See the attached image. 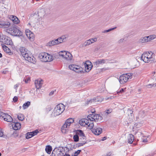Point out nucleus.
Masks as SVG:
<instances>
[{
  "label": "nucleus",
  "instance_id": "nucleus-1",
  "mask_svg": "<svg viewBox=\"0 0 156 156\" xmlns=\"http://www.w3.org/2000/svg\"><path fill=\"white\" fill-rule=\"evenodd\" d=\"M19 50L26 60L33 63L36 62L35 58L28 49H19Z\"/></svg>",
  "mask_w": 156,
  "mask_h": 156
},
{
  "label": "nucleus",
  "instance_id": "nucleus-2",
  "mask_svg": "<svg viewBox=\"0 0 156 156\" xmlns=\"http://www.w3.org/2000/svg\"><path fill=\"white\" fill-rule=\"evenodd\" d=\"M74 119L70 118L67 119L61 128V131L62 133L65 134L69 131L71 124L74 122Z\"/></svg>",
  "mask_w": 156,
  "mask_h": 156
},
{
  "label": "nucleus",
  "instance_id": "nucleus-3",
  "mask_svg": "<svg viewBox=\"0 0 156 156\" xmlns=\"http://www.w3.org/2000/svg\"><path fill=\"white\" fill-rule=\"evenodd\" d=\"M38 57L41 61L44 62H50L53 59V57L51 55L45 52L40 53Z\"/></svg>",
  "mask_w": 156,
  "mask_h": 156
},
{
  "label": "nucleus",
  "instance_id": "nucleus-4",
  "mask_svg": "<svg viewBox=\"0 0 156 156\" xmlns=\"http://www.w3.org/2000/svg\"><path fill=\"white\" fill-rule=\"evenodd\" d=\"M80 124L82 126H87L90 129H92L94 126V123L91 120L88 119H82L80 120L79 121Z\"/></svg>",
  "mask_w": 156,
  "mask_h": 156
},
{
  "label": "nucleus",
  "instance_id": "nucleus-5",
  "mask_svg": "<svg viewBox=\"0 0 156 156\" xmlns=\"http://www.w3.org/2000/svg\"><path fill=\"white\" fill-rule=\"evenodd\" d=\"M16 26L13 24L10 28L11 34L15 36H21L23 35L22 31L18 29L16 27Z\"/></svg>",
  "mask_w": 156,
  "mask_h": 156
},
{
  "label": "nucleus",
  "instance_id": "nucleus-6",
  "mask_svg": "<svg viewBox=\"0 0 156 156\" xmlns=\"http://www.w3.org/2000/svg\"><path fill=\"white\" fill-rule=\"evenodd\" d=\"M92 114L88 115L87 118L93 121H94L95 122H100L102 119V117L99 115L95 114L94 112H92Z\"/></svg>",
  "mask_w": 156,
  "mask_h": 156
},
{
  "label": "nucleus",
  "instance_id": "nucleus-7",
  "mask_svg": "<svg viewBox=\"0 0 156 156\" xmlns=\"http://www.w3.org/2000/svg\"><path fill=\"white\" fill-rule=\"evenodd\" d=\"M132 74L130 73H127L121 75L119 77V82L121 84L126 83L129 79H131Z\"/></svg>",
  "mask_w": 156,
  "mask_h": 156
},
{
  "label": "nucleus",
  "instance_id": "nucleus-8",
  "mask_svg": "<svg viewBox=\"0 0 156 156\" xmlns=\"http://www.w3.org/2000/svg\"><path fill=\"white\" fill-rule=\"evenodd\" d=\"M69 68L70 70L78 73H81L83 71V69L80 66L75 64L70 65Z\"/></svg>",
  "mask_w": 156,
  "mask_h": 156
},
{
  "label": "nucleus",
  "instance_id": "nucleus-9",
  "mask_svg": "<svg viewBox=\"0 0 156 156\" xmlns=\"http://www.w3.org/2000/svg\"><path fill=\"white\" fill-rule=\"evenodd\" d=\"M0 116L3 118L5 121L9 122H11L12 121V117L8 114H5L3 112H1Z\"/></svg>",
  "mask_w": 156,
  "mask_h": 156
},
{
  "label": "nucleus",
  "instance_id": "nucleus-10",
  "mask_svg": "<svg viewBox=\"0 0 156 156\" xmlns=\"http://www.w3.org/2000/svg\"><path fill=\"white\" fill-rule=\"evenodd\" d=\"M3 38V41L2 42L4 43L5 44L12 45V43L11 38L7 36L4 35Z\"/></svg>",
  "mask_w": 156,
  "mask_h": 156
},
{
  "label": "nucleus",
  "instance_id": "nucleus-11",
  "mask_svg": "<svg viewBox=\"0 0 156 156\" xmlns=\"http://www.w3.org/2000/svg\"><path fill=\"white\" fill-rule=\"evenodd\" d=\"M107 60L104 59H99L96 60L93 63L94 66L96 67H98L100 65H102L105 63L107 61Z\"/></svg>",
  "mask_w": 156,
  "mask_h": 156
},
{
  "label": "nucleus",
  "instance_id": "nucleus-12",
  "mask_svg": "<svg viewBox=\"0 0 156 156\" xmlns=\"http://www.w3.org/2000/svg\"><path fill=\"white\" fill-rule=\"evenodd\" d=\"M84 66L86 72H89L92 67L93 65L91 62L88 61L86 62Z\"/></svg>",
  "mask_w": 156,
  "mask_h": 156
},
{
  "label": "nucleus",
  "instance_id": "nucleus-13",
  "mask_svg": "<svg viewBox=\"0 0 156 156\" xmlns=\"http://www.w3.org/2000/svg\"><path fill=\"white\" fill-rule=\"evenodd\" d=\"M148 54H147L146 52L144 53L141 56V59L145 63H149L151 62L149 59L148 57Z\"/></svg>",
  "mask_w": 156,
  "mask_h": 156
},
{
  "label": "nucleus",
  "instance_id": "nucleus-14",
  "mask_svg": "<svg viewBox=\"0 0 156 156\" xmlns=\"http://www.w3.org/2000/svg\"><path fill=\"white\" fill-rule=\"evenodd\" d=\"M35 85L37 89H40L43 84V80H36L35 81Z\"/></svg>",
  "mask_w": 156,
  "mask_h": 156
},
{
  "label": "nucleus",
  "instance_id": "nucleus-15",
  "mask_svg": "<svg viewBox=\"0 0 156 156\" xmlns=\"http://www.w3.org/2000/svg\"><path fill=\"white\" fill-rule=\"evenodd\" d=\"M58 44V38L57 39L52 40L48 43H47L46 46H47L50 47Z\"/></svg>",
  "mask_w": 156,
  "mask_h": 156
},
{
  "label": "nucleus",
  "instance_id": "nucleus-16",
  "mask_svg": "<svg viewBox=\"0 0 156 156\" xmlns=\"http://www.w3.org/2000/svg\"><path fill=\"white\" fill-rule=\"evenodd\" d=\"M92 131L95 135H98L102 132V130L101 128L95 127L93 129Z\"/></svg>",
  "mask_w": 156,
  "mask_h": 156
},
{
  "label": "nucleus",
  "instance_id": "nucleus-17",
  "mask_svg": "<svg viewBox=\"0 0 156 156\" xmlns=\"http://www.w3.org/2000/svg\"><path fill=\"white\" fill-rule=\"evenodd\" d=\"M148 54V57L151 61V62H154V54L151 51L146 52Z\"/></svg>",
  "mask_w": 156,
  "mask_h": 156
},
{
  "label": "nucleus",
  "instance_id": "nucleus-18",
  "mask_svg": "<svg viewBox=\"0 0 156 156\" xmlns=\"http://www.w3.org/2000/svg\"><path fill=\"white\" fill-rule=\"evenodd\" d=\"M10 25V23L9 22H0V27L2 28H8Z\"/></svg>",
  "mask_w": 156,
  "mask_h": 156
},
{
  "label": "nucleus",
  "instance_id": "nucleus-19",
  "mask_svg": "<svg viewBox=\"0 0 156 156\" xmlns=\"http://www.w3.org/2000/svg\"><path fill=\"white\" fill-rule=\"evenodd\" d=\"M10 18L14 23L18 24L20 22L18 18L15 16H12Z\"/></svg>",
  "mask_w": 156,
  "mask_h": 156
},
{
  "label": "nucleus",
  "instance_id": "nucleus-20",
  "mask_svg": "<svg viewBox=\"0 0 156 156\" xmlns=\"http://www.w3.org/2000/svg\"><path fill=\"white\" fill-rule=\"evenodd\" d=\"M21 124L19 122H14L12 125V126L13 129L15 130H17L21 127Z\"/></svg>",
  "mask_w": 156,
  "mask_h": 156
},
{
  "label": "nucleus",
  "instance_id": "nucleus-21",
  "mask_svg": "<svg viewBox=\"0 0 156 156\" xmlns=\"http://www.w3.org/2000/svg\"><path fill=\"white\" fill-rule=\"evenodd\" d=\"M127 138L128 143L130 144H132L134 140V136L133 135L131 134H129L128 135Z\"/></svg>",
  "mask_w": 156,
  "mask_h": 156
},
{
  "label": "nucleus",
  "instance_id": "nucleus-22",
  "mask_svg": "<svg viewBox=\"0 0 156 156\" xmlns=\"http://www.w3.org/2000/svg\"><path fill=\"white\" fill-rule=\"evenodd\" d=\"M27 37L29 39L32 38L33 37V34L31 33V32L29 30H27L25 31Z\"/></svg>",
  "mask_w": 156,
  "mask_h": 156
},
{
  "label": "nucleus",
  "instance_id": "nucleus-23",
  "mask_svg": "<svg viewBox=\"0 0 156 156\" xmlns=\"http://www.w3.org/2000/svg\"><path fill=\"white\" fill-rule=\"evenodd\" d=\"M65 56L64 58L67 60H71L72 58V55L69 52H67V53L66 55H64Z\"/></svg>",
  "mask_w": 156,
  "mask_h": 156
},
{
  "label": "nucleus",
  "instance_id": "nucleus-24",
  "mask_svg": "<svg viewBox=\"0 0 156 156\" xmlns=\"http://www.w3.org/2000/svg\"><path fill=\"white\" fill-rule=\"evenodd\" d=\"M58 105H57L53 112L52 113V115L53 116H56L58 115Z\"/></svg>",
  "mask_w": 156,
  "mask_h": 156
},
{
  "label": "nucleus",
  "instance_id": "nucleus-25",
  "mask_svg": "<svg viewBox=\"0 0 156 156\" xmlns=\"http://www.w3.org/2000/svg\"><path fill=\"white\" fill-rule=\"evenodd\" d=\"M65 106L62 103H59V111L61 112L60 114L62 113L65 110Z\"/></svg>",
  "mask_w": 156,
  "mask_h": 156
},
{
  "label": "nucleus",
  "instance_id": "nucleus-26",
  "mask_svg": "<svg viewBox=\"0 0 156 156\" xmlns=\"http://www.w3.org/2000/svg\"><path fill=\"white\" fill-rule=\"evenodd\" d=\"M46 152L48 154H50L51 153V151H52V147L50 145H48L46 146L45 149Z\"/></svg>",
  "mask_w": 156,
  "mask_h": 156
},
{
  "label": "nucleus",
  "instance_id": "nucleus-27",
  "mask_svg": "<svg viewBox=\"0 0 156 156\" xmlns=\"http://www.w3.org/2000/svg\"><path fill=\"white\" fill-rule=\"evenodd\" d=\"M76 134L78 135L79 136H83L85 137V135L83 133V131L81 130H77L76 133Z\"/></svg>",
  "mask_w": 156,
  "mask_h": 156
},
{
  "label": "nucleus",
  "instance_id": "nucleus-28",
  "mask_svg": "<svg viewBox=\"0 0 156 156\" xmlns=\"http://www.w3.org/2000/svg\"><path fill=\"white\" fill-rule=\"evenodd\" d=\"M18 119L20 121H23L24 119V116L23 114L21 113H19L17 115Z\"/></svg>",
  "mask_w": 156,
  "mask_h": 156
},
{
  "label": "nucleus",
  "instance_id": "nucleus-29",
  "mask_svg": "<svg viewBox=\"0 0 156 156\" xmlns=\"http://www.w3.org/2000/svg\"><path fill=\"white\" fill-rule=\"evenodd\" d=\"M147 42L153 40L155 38V36L154 35H151L148 37H146Z\"/></svg>",
  "mask_w": 156,
  "mask_h": 156
},
{
  "label": "nucleus",
  "instance_id": "nucleus-30",
  "mask_svg": "<svg viewBox=\"0 0 156 156\" xmlns=\"http://www.w3.org/2000/svg\"><path fill=\"white\" fill-rule=\"evenodd\" d=\"M30 103L29 101H27L26 103H25L23 104V109H25L27 108L30 105Z\"/></svg>",
  "mask_w": 156,
  "mask_h": 156
},
{
  "label": "nucleus",
  "instance_id": "nucleus-31",
  "mask_svg": "<svg viewBox=\"0 0 156 156\" xmlns=\"http://www.w3.org/2000/svg\"><path fill=\"white\" fill-rule=\"evenodd\" d=\"M33 136L32 134V132L27 133L26 134V138L27 139H28L32 137Z\"/></svg>",
  "mask_w": 156,
  "mask_h": 156
},
{
  "label": "nucleus",
  "instance_id": "nucleus-32",
  "mask_svg": "<svg viewBox=\"0 0 156 156\" xmlns=\"http://www.w3.org/2000/svg\"><path fill=\"white\" fill-rule=\"evenodd\" d=\"M68 52V51H60L59 52V55L61 56L63 58H64L65 56L64 55H66Z\"/></svg>",
  "mask_w": 156,
  "mask_h": 156
},
{
  "label": "nucleus",
  "instance_id": "nucleus-33",
  "mask_svg": "<svg viewBox=\"0 0 156 156\" xmlns=\"http://www.w3.org/2000/svg\"><path fill=\"white\" fill-rule=\"evenodd\" d=\"M4 51L9 55H11L13 54V52L11 49H3Z\"/></svg>",
  "mask_w": 156,
  "mask_h": 156
},
{
  "label": "nucleus",
  "instance_id": "nucleus-34",
  "mask_svg": "<svg viewBox=\"0 0 156 156\" xmlns=\"http://www.w3.org/2000/svg\"><path fill=\"white\" fill-rule=\"evenodd\" d=\"M2 48V49H9L5 45L2 43V42H1L0 43V48Z\"/></svg>",
  "mask_w": 156,
  "mask_h": 156
},
{
  "label": "nucleus",
  "instance_id": "nucleus-35",
  "mask_svg": "<svg viewBox=\"0 0 156 156\" xmlns=\"http://www.w3.org/2000/svg\"><path fill=\"white\" fill-rule=\"evenodd\" d=\"M66 37L65 36H62L59 38V43L65 41L64 40L66 39Z\"/></svg>",
  "mask_w": 156,
  "mask_h": 156
},
{
  "label": "nucleus",
  "instance_id": "nucleus-36",
  "mask_svg": "<svg viewBox=\"0 0 156 156\" xmlns=\"http://www.w3.org/2000/svg\"><path fill=\"white\" fill-rule=\"evenodd\" d=\"M73 139L75 142H77L79 140V137L76 134L73 136Z\"/></svg>",
  "mask_w": 156,
  "mask_h": 156
},
{
  "label": "nucleus",
  "instance_id": "nucleus-37",
  "mask_svg": "<svg viewBox=\"0 0 156 156\" xmlns=\"http://www.w3.org/2000/svg\"><path fill=\"white\" fill-rule=\"evenodd\" d=\"M62 150L64 152L65 154L67 153L69 151V149L67 147H63L62 148Z\"/></svg>",
  "mask_w": 156,
  "mask_h": 156
},
{
  "label": "nucleus",
  "instance_id": "nucleus-38",
  "mask_svg": "<svg viewBox=\"0 0 156 156\" xmlns=\"http://www.w3.org/2000/svg\"><path fill=\"white\" fill-rule=\"evenodd\" d=\"M147 39L146 37H143L140 39V42L141 43H143L147 42Z\"/></svg>",
  "mask_w": 156,
  "mask_h": 156
},
{
  "label": "nucleus",
  "instance_id": "nucleus-39",
  "mask_svg": "<svg viewBox=\"0 0 156 156\" xmlns=\"http://www.w3.org/2000/svg\"><path fill=\"white\" fill-rule=\"evenodd\" d=\"M87 143V142L85 141H83L82 142L79 143L77 145L78 147H80L83 146V145Z\"/></svg>",
  "mask_w": 156,
  "mask_h": 156
},
{
  "label": "nucleus",
  "instance_id": "nucleus-40",
  "mask_svg": "<svg viewBox=\"0 0 156 156\" xmlns=\"http://www.w3.org/2000/svg\"><path fill=\"white\" fill-rule=\"evenodd\" d=\"M112 111V109H107L105 111V113L107 114H108L111 113Z\"/></svg>",
  "mask_w": 156,
  "mask_h": 156
},
{
  "label": "nucleus",
  "instance_id": "nucleus-41",
  "mask_svg": "<svg viewBox=\"0 0 156 156\" xmlns=\"http://www.w3.org/2000/svg\"><path fill=\"white\" fill-rule=\"evenodd\" d=\"M91 44V41L90 40H90H89L87 41L85 43V45H89Z\"/></svg>",
  "mask_w": 156,
  "mask_h": 156
},
{
  "label": "nucleus",
  "instance_id": "nucleus-42",
  "mask_svg": "<svg viewBox=\"0 0 156 156\" xmlns=\"http://www.w3.org/2000/svg\"><path fill=\"white\" fill-rule=\"evenodd\" d=\"M81 151V150H78L74 153V156H77Z\"/></svg>",
  "mask_w": 156,
  "mask_h": 156
},
{
  "label": "nucleus",
  "instance_id": "nucleus-43",
  "mask_svg": "<svg viewBox=\"0 0 156 156\" xmlns=\"http://www.w3.org/2000/svg\"><path fill=\"white\" fill-rule=\"evenodd\" d=\"M125 89H123L121 88L119 91H118L117 92V93L119 94L120 93H122L123 92H124L125 91Z\"/></svg>",
  "mask_w": 156,
  "mask_h": 156
},
{
  "label": "nucleus",
  "instance_id": "nucleus-44",
  "mask_svg": "<svg viewBox=\"0 0 156 156\" xmlns=\"http://www.w3.org/2000/svg\"><path fill=\"white\" fill-rule=\"evenodd\" d=\"M38 133V131L37 130H36L32 132V134L34 136L36 135Z\"/></svg>",
  "mask_w": 156,
  "mask_h": 156
},
{
  "label": "nucleus",
  "instance_id": "nucleus-45",
  "mask_svg": "<svg viewBox=\"0 0 156 156\" xmlns=\"http://www.w3.org/2000/svg\"><path fill=\"white\" fill-rule=\"evenodd\" d=\"M153 80H156V71L153 72L152 73Z\"/></svg>",
  "mask_w": 156,
  "mask_h": 156
},
{
  "label": "nucleus",
  "instance_id": "nucleus-46",
  "mask_svg": "<svg viewBox=\"0 0 156 156\" xmlns=\"http://www.w3.org/2000/svg\"><path fill=\"white\" fill-rule=\"evenodd\" d=\"M4 35H3L2 34L0 33V41L1 42L3 41V38L4 37H3Z\"/></svg>",
  "mask_w": 156,
  "mask_h": 156
},
{
  "label": "nucleus",
  "instance_id": "nucleus-47",
  "mask_svg": "<svg viewBox=\"0 0 156 156\" xmlns=\"http://www.w3.org/2000/svg\"><path fill=\"white\" fill-rule=\"evenodd\" d=\"M90 40L91 41V44H92V43H94L95 41H96L97 40V39L96 38H92Z\"/></svg>",
  "mask_w": 156,
  "mask_h": 156
},
{
  "label": "nucleus",
  "instance_id": "nucleus-48",
  "mask_svg": "<svg viewBox=\"0 0 156 156\" xmlns=\"http://www.w3.org/2000/svg\"><path fill=\"white\" fill-rule=\"evenodd\" d=\"M2 136L3 137H6L5 135H4L3 133L1 131V130L0 129V137Z\"/></svg>",
  "mask_w": 156,
  "mask_h": 156
},
{
  "label": "nucleus",
  "instance_id": "nucleus-49",
  "mask_svg": "<svg viewBox=\"0 0 156 156\" xmlns=\"http://www.w3.org/2000/svg\"><path fill=\"white\" fill-rule=\"evenodd\" d=\"M18 99V98L16 96H15L13 99V101L14 102H16L17 101Z\"/></svg>",
  "mask_w": 156,
  "mask_h": 156
},
{
  "label": "nucleus",
  "instance_id": "nucleus-50",
  "mask_svg": "<svg viewBox=\"0 0 156 156\" xmlns=\"http://www.w3.org/2000/svg\"><path fill=\"white\" fill-rule=\"evenodd\" d=\"M144 137L145 138H146H146H147L148 137L147 136H144ZM142 141L143 142L146 143V142H147V139H142Z\"/></svg>",
  "mask_w": 156,
  "mask_h": 156
},
{
  "label": "nucleus",
  "instance_id": "nucleus-51",
  "mask_svg": "<svg viewBox=\"0 0 156 156\" xmlns=\"http://www.w3.org/2000/svg\"><path fill=\"white\" fill-rule=\"evenodd\" d=\"M20 85V84L18 83L15 84L14 86V88L16 90H17V88Z\"/></svg>",
  "mask_w": 156,
  "mask_h": 156
},
{
  "label": "nucleus",
  "instance_id": "nucleus-52",
  "mask_svg": "<svg viewBox=\"0 0 156 156\" xmlns=\"http://www.w3.org/2000/svg\"><path fill=\"white\" fill-rule=\"evenodd\" d=\"M148 87L149 88H151L153 86H156V84H150L147 85Z\"/></svg>",
  "mask_w": 156,
  "mask_h": 156
},
{
  "label": "nucleus",
  "instance_id": "nucleus-53",
  "mask_svg": "<svg viewBox=\"0 0 156 156\" xmlns=\"http://www.w3.org/2000/svg\"><path fill=\"white\" fill-rule=\"evenodd\" d=\"M116 28V27H115V28H112L110 29H109L108 30H105V32H109V31H110L111 30H112L115 29Z\"/></svg>",
  "mask_w": 156,
  "mask_h": 156
},
{
  "label": "nucleus",
  "instance_id": "nucleus-54",
  "mask_svg": "<svg viewBox=\"0 0 156 156\" xmlns=\"http://www.w3.org/2000/svg\"><path fill=\"white\" fill-rule=\"evenodd\" d=\"M128 111L129 113L130 114H131L133 113V111L132 109H128Z\"/></svg>",
  "mask_w": 156,
  "mask_h": 156
},
{
  "label": "nucleus",
  "instance_id": "nucleus-55",
  "mask_svg": "<svg viewBox=\"0 0 156 156\" xmlns=\"http://www.w3.org/2000/svg\"><path fill=\"white\" fill-rule=\"evenodd\" d=\"M62 154L63 155L62 156H70L69 154L66 153L65 154H64V153H62Z\"/></svg>",
  "mask_w": 156,
  "mask_h": 156
},
{
  "label": "nucleus",
  "instance_id": "nucleus-56",
  "mask_svg": "<svg viewBox=\"0 0 156 156\" xmlns=\"http://www.w3.org/2000/svg\"><path fill=\"white\" fill-rule=\"evenodd\" d=\"M8 71H7V70H5L3 71L2 72V73L4 74H6V73L7 72H8Z\"/></svg>",
  "mask_w": 156,
  "mask_h": 156
},
{
  "label": "nucleus",
  "instance_id": "nucleus-57",
  "mask_svg": "<svg viewBox=\"0 0 156 156\" xmlns=\"http://www.w3.org/2000/svg\"><path fill=\"white\" fill-rule=\"evenodd\" d=\"M82 138H80V139H81L82 140H86V137L85 136V137H83V136H81Z\"/></svg>",
  "mask_w": 156,
  "mask_h": 156
},
{
  "label": "nucleus",
  "instance_id": "nucleus-58",
  "mask_svg": "<svg viewBox=\"0 0 156 156\" xmlns=\"http://www.w3.org/2000/svg\"><path fill=\"white\" fill-rule=\"evenodd\" d=\"M54 93V91H51L49 93V95L50 96L52 95H53Z\"/></svg>",
  "mask_w": 156,
  "mask_h": 156
},
{
  "label": "nucleus",
  "instance_id": "nucleus-59",
  "mask_svg": "<svg viewBox=\"0 0 156 156\" xmlns=\"http://www.w3.org/2000/svg\"><path fill=\"white\" fill-rule=\"evenodd\" d=\"M62 147H59V151H60L59 152H62V151H63L62 150Z\"/></svg>",
  "mask_w": 156,
  "mask_h": 156
},
{
  "label": "nucleus",
  "instance_id": "nucleus-60",
  "mask_svg": "<svg viewBox=\"0 0 156 156\" xmlns=\"http://www.w3.org/2000/svg\"><path fill=\"white\" fill-rule=\"evenodd\" d=\"M93 101V100H90L89 101H87V104H88L90 102H92Z\"/></svg>",
  "mask_w": 156,
  "mask_h": 156
},
{
  "label": "nucleus",
  "instance_id": "nucleus-61",
  "mask_svg": "<svg viewBox=\"0 0 156 156\" xmlns=\"http://www.w3.org/2000/svg\"><path fill=\"white\" fill-rule=\"evenodd\" d=\"M123 39H120L119 41V43H121V42H122L123 41Z\"/></svg>",
  "mask_w": 156,
  "mask_h": 156
},
{
  "label": "nucleus",
  "instance_id": "nucleus-62",
  "mask_svg": "<svg viewBox=\"0 0 156 156\" xmlns=\"http://www.w3.org/2000/svg\"><path fill=\"white\" fill-rule=\"evenodd\" d=\"M106 139V137H104L103 138V139H102V141H104V140H105Z\"/></svg>",
  "mask_w": 156,
  "mask_h": 156
},
{
  "label": "nucleus",
  "instance_id": "nucleus-63",
  "mask_svg": "<svg viewBox=\"0 0 156 156\" xmlns=\"http://www.w3.org/2000/svg\"><path fill=\"white\" fill-rule=\"evenodd\" d=\"M154 155V154H152L151 155L150 154H149V155H147V156H153Z\"/></svg>",
  "mask_w": 156,
  "mask_h": 156
},
{
  "label": "nucleus",
  "instance_id": "nucleus-64",
  "mask_svg": "<svg viewBox=\"0 0 156 156\" xmlns=\"http://www.w3.org/2000/svg\"><path fill=\"white\" fill-rule=\"evenodd\" d=\"M2 57V55L1 53H0V58H1Z\"/></svg>",
  "mask_w": 156,
  "mask_h": 156
}]
</instances>
